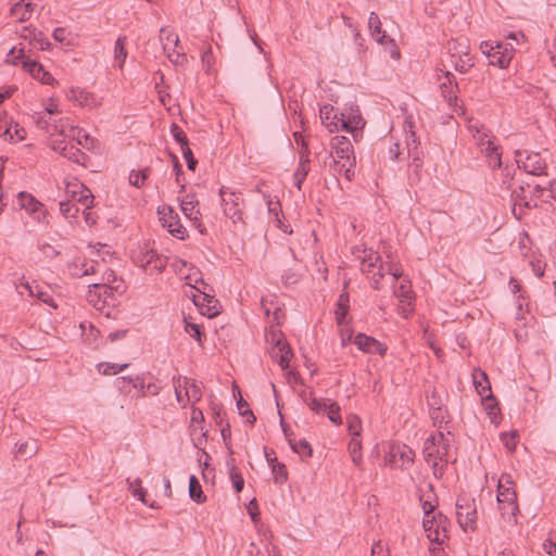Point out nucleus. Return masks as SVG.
I'll use <instances>...</instances> for the list:
<instances>
[{
    "label": "nucleus",
    "mask_w": 556,
    "mask_h": 556,
    "mask_svg": "<svg viewBox=\"0 0 556 556\" xmlns=\"http://www.w3.org/2000/svg\"><path fill=\"white\" fill-rule=\"evenodd\" d=\"M450 440L442 431L430 435L424 444L425 462L431 467L437 479L443 477L448 464Z\"/></svg>",
    "instance_id": "1"
},
{
    "label": "nucleus",
    "mask_w": 556,
    "mask_h": 556,
    "mask_svg": "<svg viewBox=\"0 0 556 556\" xmlns=\"http://www.w3.org/2000/svg\"><path fill=\"white\" fill-rule=\"evenodd\" d=\"M513 484L511 477L509 475H502L497 485V502L501 510V515L505 519H511L516 517L518 513L517 494L516 491L510 486Z\"/></svg>",
    "instance_id": "2"
},
{
    "label": "nucleus",
    "mask_w": 556,
    "mask_h": 556,
    "mask_svg": "<svg viewBox=\"0 0 556 556\" xmlns=\"http://www.w3.org/2000/svg\"><path fill=\"white\" fill-rule=\"evenodd\" d=\"M331 147L334 152L333 157L343 160L341 168H345L344 177L352 180L355 175L356 159L350 139L344 136H336L332 139Z\"/></svg>",
    "instance_id": "3"
},
{
    "label": "nucleus",
    "mask_w": 556,
    "mask_h": 556,
    "mask_svg": "<svg viewBox=\"0 0 556 556\" xmlns=\"http://www.w3.org/2000/svg\"><path fill=\"white\" fill-rule=\"evenodd\" d=\"M480 50L488 56L490 64L496 65L500 68H505L509 65L514 52L511 43L500 41H482Z\"/></svg>",
    "instance_id": "4"
},
{
    "label": "nucleus",
    "mask_w": 556,
    "mask_h": 556,
    "mask_svg": "<svg viewBox=\"0 0 556 556\" xmlns=\"http://www.w3.org/2000/svg\"><path fill=\"white\" fill-rule=\"evenodd\" d=\"M450 521L442 513L432 514L430 517H424L422 526L427 538L434 543L443 544L448 538L447 526Z\"/></svg>",
    "instance_id": "5"
},
{
    "label": "nucleus",
    "mask_w": 556,
    "mask_h": 556,
    "mask_svg": "<svg viewBox=\"0 0 556 556\" xmlns=\"http://www.w3.org/2000/svg\"><path fill=\"white\" fill-rule=\"evenodd\" d=\"M456 517L459 526L466 531L475 530L477 522V505L475 500L459 496L456 502Z\"/></svg>",
    "instance_id": "6"
},
{
    "label": "nucleus",
    "mask_w": 556,
    "mask_h": 556,
    "mask_svg": "<svg viewBox=\"0 0 556 556\" xmlns=\"http://www.w3.org/2000/svg\"><path fill=\"white\" fill-rule=\"evenodd\" d=\"M340 121L341 130L351 132L356 142L362 139V129L365 126V121L357 106H350L349 110L342 111V113H340Z\"/></svg>",
    "instance_id": "7"
},
{
    "label": "nucleus",
    "mask_w": 556,
    "mask_h": 556,
    "mask_svg": "<svg viewBox=\"0 0 556 556\" xmlns=\"http://www.w3.org/2000/svg\"><path fill=\"white\" fill-rule=\"evenodd\" d=\"M516 163L519 168L531 175H546V163L538 152L520 151L515 152Z\"/></svg>",
    "instance_id": "8"
},
{
    "label": "nucleus",
    "mask_w": 556,
    "mask_h": 556,
    "mask_svg": "<svg viewBox=\"0 0 556 556\" xmlns=\"http://www.w3.org/2000/svg\"><path fill=\"white\" fill-rule=\"evenodd\" d=\"M219 194L222 197V204L224 206V214L232 219L233 223L242 220L243 198L240 192L228 191L225 187L220 188Z\"/></svg>",
    "instance_id": "9"
},
{
    "label": "nucleus",
    "mask_w": 556,
    "mask_h": 556,
    "mask_svg": "<svg viewBox=\"0 0 556 556\" xmlns=\"http://www.w3.org/2000/svg\"><path fill=\"white\" fill-rule=\"evenodd\" d=\"M361 270L367 276L372 275V287L379 289V279L383 277L384 265L380 255L372 250H364V256L361 261Z\"/></svg>",
    "instance_id": "10"
},
{
    "label": "nucleus",
    "mask_w": 556,
    "mask_h": 556,
    "mask_svg": "<svg viewBox=\"0 0 556 556\" xmlns=\"http://www.w3.org/2000/svg\"><path fill=\"white\" fill-rule=\"evenodd\" d=\"M89 302H93V298L97 296L103 304H110L111 300L113 305L115 301V293L122 294L125 291L123 281H118L116 285H110L106 282L92 283L89 285Z\"/></svg>",
    "instance_id": "11"
},
{
    "label": "nucleus",
    "mask_w": 556,
    "mask_h": 556,
    "mask_svg": "<svg viewBox=\"0 0 556 556\" xmlns=\"http://www.w3.org/2000/svg\"><path fill=\"white\" fill-rule=\"evenodd\" d=\"M157 213L161 215L163 226L167 228L172 236L180 240L188 237L187 229L180 223L178 214L170 206L159 207Z\"/></svg>",
    "instance_id": "12"
},
{
    "label": "nucleus",
    "mask_w": 556,
    "mask_h": 556,
    "mask_svg": "<svg viewBox=\"0 0 556 556\" xmlns=\"http://www.w3.org/2000/svg\"><path fill=\"white\" fill-rule=\"evenodd\" d=\"M414 451L405 444H392L390 446L388 464L392 468L406 469L414 463Z\"/></svg>",
    "instance_id": "13"
},
{
    "label": "nucleus",
    "mask_w": 556,
    "mask_h": 556,
    "mask_svg": "<svg viewBox=\"0 0 556 556\" xmlns=\"http://www.w3.org/2000/svg\"><path fill=\"white\" fill-rule=\"evenodd\" d=\"M271 340L275 342V346L271 351V357L278 361V364L282 369L289 367L290 358L292 356V350L290 345L281 338L282 333L271 331Z\"/></svg>",
    "instance_id": "14"
},
{
    "label": "nucleus",
    "mask_w": 556,
    "mask_h": 556,
    "mask_svg": "<svg viewBox=\"0 0 556 556\" xmlns=\"http://www.w3.org/2000/svg\"><path fill=\"white\" fill-rule=\"evenodd\" d=\"M131 383L134 388L139 390L138 396L144 397L147 395L155 396L160 393L161 388L155 383L149 382L144 383L143 379L140 376L131 377H119L116 379V383L121 390L124 389V383Z\"/></svg>",
    "instance_id": "15"
},
{
    "label": "nucleus",
    "mask_w": 556,
    "mask_h": 556,
    "mask_svg": "<svg viewBox=\"0 0 556 556\" xmlns=\"http://www.w3.org/2000/svg\"><path fill=\"white\" fill-rule=\"evenodd\" d=\"M199 205V201L192 194H187L184 199L180 200V207L186 217L193 222V225L199 229L201 233H205L206 229L200 222L201 213L197 208Z\"/></svg>",
    "instance_id": "16"
},
{
    "label": "nucleus",
    "mask_w": 556,
    "mask_h": 556,
    "mask_svg": "<svg viewBox=\"0 0 556 556\" xmlns=\"http://www.w3.org/2000/svg\"><path fill=\"white\" fill-rule=\"evenodd\" d=\"M354 343L365 353L383 356L387 352V346L384 344L365 333H358L354 339Z\"/></svg>",
    "instance_id": "17"
},
{
    "label": "nucleus",
    "mask_w": 556,
    "mask_h": 556,
    "mask_svg": "<svg viewBox=\"0 0 556 556\" xmlns=\"http://www.w3.org/2000/svg\"><path fill=\"white\" fill-rule=\"evenodd\" d=\"M18 203L21 207L25 208L38 222H41L45 218L46 212L42 210V203L35 199L31 194L24 191L20 192Z\"/></svg>",
    "instance_id": "18"
},
{
    "label": "nucleus",
    "mask_w": 556,
    "mask_h": 556,
    "mask_svg": "<svg viewBox=\"0 0 556 556\" xmlns=\"http://www.w3.org/2000/svg\"><path fill=\"white\" fill-rule=\"evenodd\" d=\"M193 303L200 307L201 313L212 318L219 314L218 301L205 292L193 295Z\"/></svg>",
    "instance_id": "19"
},
{
    "label": "nucleus",
    "mask_w": 556,
    "mask_h": 556,
    "mask_svg": "<svg viewBox=\"0 0 556 556\" xmlns=\"http://www.w3.org/2000/svg\"><path fill=\"white\" fill-rule=\"evenodd\" d=\"M340 113L332 105H324L320 108V118L323 124L329 129V131L341 130Z\"/></svg>",
    "instance_id": "20"
},
{
    "label": "nucleus",
    "mask_w": 556,
    "mask_h": 556,
    "mask_svg": "<svg viewBox=\"0 0 556 556\" xmlns=\"http://www.w3.org/2000/svg\"><path fill=\"white\" fill-rule=\"evenodd\" d=\"M419 501L424 509V517H430L432 514H435L434 509L437 508L439 501L431 483H428L426 489L421 490Z\"/></svg>",
    "instance_id": "21"
},
{
    "label": "nucleus",
    "mask_w": 556,
    "mask_h": 556,
    "mask_svg": "<svg viewBox=\"0 0 556 556\" xmlns=\"http://www.w3.org/2000/svg\"><path fill=\"white\" fill-rule=\"evenodd\" d=\"M444 77L446 80L440 84L441 93L448 105H453L457 101L456 92L459 90V87L451 72H445Z\"/></svg>",
    "instance_id": "22"
},
{
    "label": "nucleus",
    "mask_w": 556,
    "mask_h": 556,
    "mask_svg": "<svg viewBox=\"0 0 556 556\" xmlns=\"http://www.w3.org/2000/svg\"><path fill=\"white\" fill-rule=\"evenodd\" d=\"M74 187L75 189L70 191L74 201L84 205L86 210H90L93 206L94 199L91 191L83 184L75 185Z\"/></svg>",
    "instance_id": "23"
},
{
    "label": "nucleus",
    "mask_w": 556,
    "mask_h": 556,
    "mask_svg": "<svg viewBox=\"0 0 556 556\" xmlns=\"http://www.w3.org/2000/svg\"><path fill=\"white\" fill-rule=\"evenodd\" d=\"M154 249L149 248L148 244H144L143 247H140L137 251H134L132 253V261L134 263L143 268L144 270H148L149 265H151V260L153 258Z\"/></svg>",
    "instance_id": "24"
},
{
    "label": "nucleus",
    "mask_w": 556,
    "mask_h": 556,
    "mask_svg": "<svg viewBox=\"0 0 556 556\" xmlns=\"http://www.w3.org/2000/svg\"><path fill=\"white\" fill-rule=\"evenodd\" d=\"M15 456L18 457H25L30 458L38 454L40 451V444L36 439H29L25 442L16 443L15 444Z\"/></svg>",
    "instance_id": "25"
},
{
    "label": "nucleus",
    "mask_w": 556,
    "mask_h": 556,
    "mask_svg": "<svg viewBox=\"0 0 556 556\" xmlns=\"http://www.w3.org/2000/svg\"><path fill=\"white\" fill-rule=\"evenodd\" d=\"M473 384L477 392L485 400H493L491 395V384L484 371L479 370L473 374Z\"/></svg>",
    "instance_id": "26"
},
{
    "label": "nucleus",
    "mask_w": 556,
    "mask_h": 556,
    "mask_svg": "<svg viewBox=\"0 0 556 556\" xmlns=\"http://www.w3.org/2000/svg\"><path fill=\"white\" fill-rule=\"evenodd\" d=\"M479 144L483 148V152L485 153L486 157L489 159V163L493 168L501 167L502 161H501V152L498 151V147L495 146V143L492 140L483 141L482 139L479 141Z\"/></svg>",
    "instance_id": "27"
},
{
    "label": "nucleus",
    "mask_w": 556,
    "mask_h": 556,
    "mask_svg": "<svg viewBox=\"0 0 556 556\" xmlns=\"http://www.w3.org/2000/svg\"><path fill=\"white\" fill-rule=\"evenodd\" d=\"M350 309V296L348 292H342L339 295L337 302V308L334 311L336 320L339 326H343L345 324V318L348 316Z\"/></svg>",
    "instance_id": "28"
},
{
    "label": "nucleus",
    "mask_w": 556,
    "mask_h": 556,
    "mask_svg": "<svg viewBox=\"0 0 556 556\" xmlns=\"http://www.w3.org/2000/svg\"><path fill=\"white\" fill-rule=\"evenodd\" d=\"M448 51L452 59L463 58L464 55L470 54L468 39L464 37L453 39L448 42Z\"/></svg>",
    "instance_id": "29"
},
{
    "label": "nucleus",
    "mask_w": 556,
    "mask_h": 556,
    "mask_svg": "<svg viewBox=\"0 0 556 556\" xmlns=\"http://www.w3.org/2000/svg\"><path fill=\"white\" fill-rule=\"evenodd\" d=\"M31 5L30 2L25 3L24 0L17 1L11 7L10 13L17 21L25 22L31 15Z\"/></svg>",
    "instance_id": "30"
},
{
    "label": "nucleus",
    "mask_w": 556,
    "mask_h": 556,
    "mask_svg": "<svg viewBox=\"0 0 556 556\" xmlns=\"http://www.w3.org/2000/svg\"><path fill=\"white\" fill-rule=\"evenodd\" d=\"M368 25L371 30V36L377 40V42L384 43L388 36L381 30V22L375 12L370 13Z\"/></svg>",
    "instance_id": "31"
},
{
    "label": "nucleus",
    "mask_w": 556,
    "mask_h": 556,
    "mask_svg": "<svg viewBox=\"0 0 556 556\" xmlns=\"http://www.w3.org/2000/svg\"><path fill=\"white\" fill-rule=\"evenodd\" d=\"M61 154L67 160L83 165L85 164V161L88 159V156L83 151H80L73 144H65L61 150Z\"/></svg>",
    "instance_id": "32"
},
{
    "label": "nucleus",
    "mask_w": 556,
    "mask_h": 556,
    "mask_svg": "<svg viewBox=\"0 0 556 556\" xmlns=\"http://www.w3.org/2000/svg\"><path fill=\"white\" fill-rule=\"evenodd\" d=\"M189 495L192 501L198 504H202L206 501V496L202 491V486L195 476H191L189 479Z\"/></svg>",
    "instance_id": "33"
},
{
    "label": "nucleus",
    "mask_w": 556,
    "mask_h": 556,
    "mask_svg": "<svg viewBox=\"0 0 556 556\" xmlns=\"http://www.w3.org/2000/svg\"><path fill=\"white\" fill-rule=\"evenodd\" d=\"M184 387L186 389L187 401L198 402L201 400L202 392L200 387L194 380H189L187 377L182 378Z\"/></svg>",
    "instance_id": "34"
},
{
    "label": "nucleus",
    "mask_w": 556,
    "mask_h": 556,
    "mask_svg": "<svg viewBox=\"0 0 556 556\" xmlns=\"http://www.w3.org/2000/svg\"><path fill=\"white\" fill-rule=\"evenodd\" d=\"M125 45L126 37H118L114 46V61L119 68H123L124 62L127 58V50Z\"/></svg>",
    "instance_id": "35"
},
{
    "label": "nucleus",
    "mask_w": 556,
    "mask_h": 556,
    "mask_svg": "<svg viewBox=\"0 0 556 556\" xmlns=\"http://www.w3.org/2000/svg\"><path fill=\"white\" fill-rule=\"evenodd\" d=\"M227 466L229 467V473H230V479H231L233 489L236 490V492L239 493L243 490L244 479H243L242 475L237 471L233 458H230L229 460H227Z\"/></svg>",
    "instance_id": "36"
},
{
    "label": "nucleus",
    "mask_w": 556,
    "mask_h": 556,
    "mask_svg": "<svg viewBox=\"0 0 556 556\" xmlns=\"http://www.w3.org/2000/svg\"><path fill=\"white\" fill-rule=\"evenodd\" d=\"M70 93V98L77 101L80 105H91L94 102L92 93L84 89L72 88Z\"/></svg>",
    "instance_id": "37"
},
{
    "label": "nucleus",
    "mask_w": 556,
    "mask_h": 556,
    "mask_svg": "<svg viewBox=\"0 0 556 556\" xmlns=\"http://www.w3.org/2000/svg\"><path fill=\"white\" fill-rule=\"evenodd\" d=\"M60 212L66 219H68L72 223L77 218L79 208L76 205V203H73L72 201L67 200L60 202Z\"/></svg>",
    "instance_id": "38"
},
{
    "label": "nucleus",
    "mask_w": 556,
    "mask_h": 556,
    "mask_svg": "<svg viewBox=\"0 0 556 556\" xmlns=\"http://www.w3.org/2000/svg\"><path fill=\"white\" fill-rule=\"evenodd\" d=\"M161 40L163 41V49L166 53L172 50L170 46L176 48L179 45L178 35L172 31H167L164 28L161 29Z\"/></svg>",
    "instance_id": "39"
},
{
    "label": "nucleus",
    "mask_w": 556,
    "mask_h": 556,
    "mask_svg": "<svg viewBox=\"0 0 556 556\" xmlns=\"http://www.w3.org/2000/svg\"><path fill=\"white\" fill-rule=\"evenodd\" d=\"M330 401V399H317L312 394L309 395L308 399L305 400L307 406L316 414L324 413L328 407Z\"/></svg>",
    "instance_id": "40"
},
{
    "label": "nucleus",
    "mask_w": 556,
    "mask_h": 556,
    "mask_svg": "<svg viewBox=\"0 0 556 556\" xmlns=\"http://www.w3.org/2000/svg\"><path fill=\"white\" fill-rule=\"evenodd\" d=\"M127 483L129 485V490L131 492V494L137 497L139 501H141L142 503H147V500H146V495H147V492L146 490L142 488V481L140 478H136L135 480H130L129 478L127 479Z\"/></svg>",
    "instance_id": "41"
},
{
    "label": "nucleus",
    "mask_w": 556,
    "mask_h": 556,
    "mask_svg": "<svg viewBox=\"0 0 556 556\" xmlns=\"http://www.w3.org/2000/svg\"><path fill=\"white\" fill-rule=\"evenodd\" d=\"M24 71L30 74V76L38 80V76H41L43 72V66L34 60L26 59L22 63Z\"/></svg>",
    "instance_id": "42"
},
{
    "label": "nucleus",
    "mask_w": 556,
    "mask_h": 556,
    "mask_svg": "<svg viewBox=\"0 0 556 556\" xmlns=\"http://www.w3.org/2000/svg\"><path fill=\"white\" fill-rule=\"evenodd\" d=\"M340 406L337 402L330 401L328 404V407L326 408L325 413H327V417L331 422H333L337 426H340L342 424V417L340 415Z\"/></svg>",
    "instance_id": "43"
},
{
    "label": "nucleus",
    "mask_w": 556,
    "mask_h": 556,
    "mask_svg": "<svg viewBox=\"0 0 556 556\" xmlns=\"http://www.w3.org/2000/svg\"><path fill=\"white\" fill-rule=\"evenodd\" d=\"M128 366H129V364L118 365V364H115V363H101V364L98 365V370L102 375L109 376V375H116L119 371H122L125 368H127Z\"/></svg>",
    "instance_id": "44"
},
{
    "label": "nucleus",
    "mask_w": 556,
    "mask_h": 556,
    "mask_svg": "<svg viewBox=\"0 0 556 556\" xmlns=\"http://www.w3.org/2000/svg\"><path fill=\"white\" fill-rule=\"evenodd\" d=\"M361 450H362L361 441L358 439H356V438H352L350 443H349V453H350V456L352 458V462L355 465H359L361 462H362Z\"/></svg>",
    "instance_id": "45"
},
{
    "label": "nucleus",
    "mask_w": 556,
    "mask_h": 556,
    "mask_svg": "<svg viewBox=\"0 0 556 556\" xmlns=\"http://www.w3.org/2000/svg\"><path fill=\"white\" fill-rule=\"evenodd\" d=\"M289 443H290L293 452H295L302 456L303 455H305L307 457L312 456L313 450L311 447V444L305 439H302L299 442H294V443L291 440H289Z\"/></svg>",
    "instance_id": "46"
},
{
    "label": "nucleus",
    "mask_w": 556,
    "mask_h": 556,
    "mask_svg": "<svg viewBox=\"0 0 556 556\" xmlns=\"http://www.w3.org/2000/svg\"><path fill=\"white\" fill-rule=\"evenodd\" d=\"M149 176V168H144L142 170H131L129 175V184L135 187H142L144 185V181L147 180Z\"/></svg>",
    "instance_id": "47"
},
{
    "label": "nucleus",
    "mask_w": 556,
    "mask_h": 556,
    "mask_svg": "<svg viewBox=\"0 0 556 556\" xmlns=\"http://www.w3.org/2000/svg\"><path fill=\"white\" fill-rule=\"evenodd\" d=\"M271 471L274 473L275 483L282 484L288 480V472L283 464L276 462L271 467Z\"/></svg>",
    "instance_id": "48"
},
{
    "label": "nucleus",
    "mask_w": 556,
    "mask_h": 556,
    "mask_svg": "<svg viewBox=\"0 0 556 556\" xmlns=\"http://www.w3.org/2000/svg\"><path fill=\"white\" fill-rule=\"evenodd\" d=\"M167 265V257L160 255L156 251L153 253V258L151 260V265H149L151 271L156 274H161Z\"/></svg>",
    "instance_id": "49"
},
{
    "label": "nucleus",
    "mask_w": 556,
    "mask_h": 556,
    "mask_svg": "<svg viewBox=\"0 0 556 556\" xmlns=\"http://www.w3.org/2000/svg\"><path fill=\"white\" fill-rule=\"evenodd\" d=\"M454 67L460 73H467L472 66V58L470 54L464 55L463 58L453 59Z\"/></svg>",
    "instance_id": "50"
},
{
    "label": "nucleus",
    "mask_w": 556,
    "mask_h": 556,
    "mask_svg": "<svg viewBox=\"0 0 556 556\" xmlns=\"http://www.w3.org/2000/svg\"><path fill=\"white\" fill-rule=\"evenodd\" d=\"M311 167L309 165H303L299 164L298 168L295 169V173L293 175L294 178V186L298 190H301L302 184L305 180Z\"/></svg>",
    "instance_id": "51"
},
{
    "label": "nucleus",
    "mask_w": 556,
    "mask_h": 556,
    "mask_svg": "<svg viewBox=\"0 0 556 556\" xmlns=\"http://www.w3.org/2000/svg\"><path fill=\"white\" fill-rule=\"evenodd\" d=\"M346 422H348V430H349V433L355 438V437H359L361 434V430H362V427H361V419L356 416V415H349L346 417Z\"/></svg>",
    "instance_id": "52"
},
{
    "label": "nucleus",
    "mask_w": 556,
    "mask_h": 556,
    "mask_svg": "<svg viewBox=\"0 0 556 556\" xmlns=\"http://www.w3.org/2000/svg\"><path fill=\"white\" fill-rule=\"evenodd\" d=\"M170 134L173 135L175 141L179 143L180 148L189 144L188 138L185 131L177 124L173 123L170 126Z\"/></svg>",
    "instance_id": "53"
},
{
    "label": "nucleus",
    "mask_w": 556,
    "mask_h": 556,
    "mask_svg": "<svg viewBox=\"0 0 556 556\" xmlns=\"http://www.w3.org/2000/svg\"><path fill=\"white\" fill-rule=\"evenodd\" d=\"M185 330L190 337L195 339L200 345L202 344L203 337L205 336L199 325L193 323H186Z\"/></svg>",
    "instance_id": "54"
},
{
    "label": "nucleus",
    "mask_w": 556,
    "mask_h": 556,
    "mask_svg": "<svg viewBox=\"0 0 556 556\" xmlns=\"http://www.w3.org/2000/svg\"><path fill=\"white\" fill-rule=\"evenodd\" d=\"M446 414L447 412L443 407L430 409V417L433 420L434 426L442 428V424H448V420H446Z\"/></svg>",
    "instance_id": "55"
},
{
    "label": "nucleus",
    "mask_w": 556,
    "mask_h": 556,
    "mask_svg": "<svg viewBox=\"0 0 556 556\" xmlns=\"http://www.w3.org/2000/svg\"><path fill=\"white\" fill-rule=\"evenodd\" d=\"M180 149H181L182 155L186 160L188 169L194 172L197 168V165H198V161L193 156V153H192L191 149L189 148V144L186 147H182Z\"/></svg>",
    "instance_id": "56"
},
{
    "label": "nucleus",
    "mask_w": 556,
    "mask_h": 556,
    "mask_svg": "<svg viewBox=\"0 0 556 556\" xmlns=\"http://www.w3.org/2000/svg\"><path fill=\"white\" fill-rule=\"evenodd\" d=\"M427 399L430 409H438L443 407L442 397L435 389L431 391L430 395H428Z\"/></svg>",
    "instance_id": "57"
},
{
    "label": "nucleus",
    "mask_w": 556,
    "mask_h": 556,
    "mask_svg": "<svg viewBox=\"0 0 556 556\" xmlns=\"http://www.w3.org/2000/svg\"><path fill=\"white\" fill-rule=\"evenodd\" d=\"M33 118H34L35 123L37 124V126L40 129L49 131V129L51 127V123H50V118H47V114L46 113H43V112L36 113L33 116Z\"/></svg>",
    "instance_id": "58"
},
{
    "label": "nucleus",
    "mask_w": 556,
    "mask_h": 556,
    "mask_svg": "<svg viewBox=\"0 0 556 556\" xmlns=\"http://www.w3.org/2000/svg\"><path fill=\"white\" fill-rule=\"evenodd\" d=\"M212 413L214 421L217 426H223L226 413L219 404H212Z\"/></svg>",
    "instance_id": "59"
},
{
    "label": "nucleus",
    "mask_w": 556,
    "mask_h": 556,
    "mask_svg": "<svg viewBox=\"0 0 556 556\" xmlns=\"http://www.w3.org/2000/svg\"><path fill=\"white\" fill-rule=\"evenodd\" d=\"M36 36L37 37H34L35 41L31 46H34L35 48H39L40 50H49L51 43L48 40V38L43 35V33L38 31V35Z\"/></svg>",
    "instance_id": "60"
},
{
    "label": "nucleus",
    "mask_w": 556,
    "mask_h": 556,
    "mask_svg": "<svg viewBox=\"0 0 556 556\" xmlns=\"http://www.w3.org/2000/svg\"><path fill=\"white\" fill-rule=\"evenodd\" d=\"M39 250L48 258H54L60 254V251H58L54 247H52L49 243L39 244Z\"/></svg>",
    "instance_id": "61"
},
{
    "label": "nucleus",
    "mask_w": 556,
    "mask_h": 556,
    "mask_svg": "<svg viewBox=\"0 0 556 556\" xmlns=\"http://www.w3.org/2000/svg\"><path fill=\"white\" fill-rule=\"evenodd\" d=\"M36 35H38V31L35 28H30L27 26H24L20 31L21 38L28 40L29 45L34 43V37H37Z\"/></svg>",
    "instance_id": "62"
},
{
    "label": "nucleus",
    "mask_w": 556,
    "mask_h": 556,
    "mask_svg": "<svg viewBox=\"0 0 556 556\" xmlns=\"http://www.w3.org/2000/svg\"><path fill=\"white\" fill-rule=\"evenodd\" d=\"M167 58L174 65H181L186 61L185 54L174 49L167 52Z\"/></svg>",
    "instance_id": "63"
},
{
    "label": "nucleus",
    "mask_w": 556,
    "mask_h": 556,
    "mask_svg": "<svg viewBox=\"0 0 556 556\" xmlns=\"http://www.w3.org/2000/svg\"><path fill=\"white\" fill-rule=\"evenodd\" d=\"M67 30L63 27H59V28H55L54 31H53V38L61 42V43H65V45H68L70 41L67 40Z\"/></svg>",
    "instance_id": "64"
}]
</instances>
